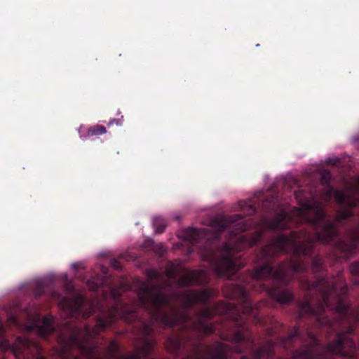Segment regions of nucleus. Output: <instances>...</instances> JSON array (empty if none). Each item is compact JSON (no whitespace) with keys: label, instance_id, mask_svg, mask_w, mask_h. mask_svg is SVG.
Returning a JSON list of instances; mask_svg holds the SVG:
<instances>
[{"label":"nucleus","instance_id":"obj_17","mask_svg":"<svg viewBox=\"0 0 359 359\" xmlns=\"http://www.w3.org/2000/svg\"><path fill=\"white\" fill-rule=\"evenodd\" d=\"M100 284V279L93 278L87 282V285L90 290H96Z\"/></svg>","mask_w":359,"mask_h":359},{"label":"nucleus","instance_id":"obj_36","mask_svg":"<svg viewBox=\"0 0 359 359\" xmlns=\"http://www.w3.org/2000/svg\"><path fill=\"white\" fill-rule=\"evenodd\" d=\"M103 273H105V269H102Z\"/></svg>","mask_w":359,"mask_h":359},{"label":"nucleus","instance_id":"obj_23","mask_svg":"<svg viewBox=\"0 0 359 359\" xmlns=\"http://www.w3.org/2000/svg\"><path fill=\"white\" fill-rule=\"evenodd\" d=\"M111 296L112 297V298L114 299V300L115 302H116V301H117V299H118V296H119V294H118L117 292H116L114 290H111Z\"/></svg>","mask_w":359,"mask_h":359},{"label":"nucleus","instance_id":"obj_13","mask_svg":"<svg viewBox=\"0 0 359 359\" xmlns=\"http://www.w3.org/2000/svg\"><path fill=\"white\" fill-rule=\"evenodd\" d=\"M234 210L237 211H243L248 215L255 212V208L250 202L241 200L234 206Z\"/></svg>","mask_w":359,"mask_h":359},{"label":"nucleus","instance_id":"obj_19","mask_svg":"<svg viewBox=\"0 0 359 359\" xmlns=\"http://www.w3.org/2000/svg\"><path fill=\"white\" fill-rule=\"evenodd\" d=\"M350 271L354 276H359V262H354L350 266ZM355 283L358 284L359 280Z\"/></svg>","mask_w":359,"mask_h":359},{"label":"nucleus","instance_id":"obj_25","mask_svg":"<svg viewBox=\"0 0 359 359\" xmlns=\"http://www.w3.org/2000/svg\"><path fill=\"white\" fill-rule=\"evenodd\" d=\"M82 266H81V264H79V263H74L71 265V268L72 269H79V268H81Z\"/></svg>","mask_w":359,"mask_h":359},{"label":"nucleus","instance_id":"obj_29","mask_svg":"<svg viewBox=\"0 0 359 359\" xmlns=\"http://www.w3.org/2000/svg\"><path fill=\"white\" fill-rule=\"evenodd\" d=\"M159 248H160V253L161 254H163L165 251V249L164 248L163 245L162 244H159Z\"/></svg>","mask_w":359,"mask_h":359},{"label":"nucleus","instance_id":"obj_6","mask_svg":"<svg viewBox=\"0 0 359 359\" xmlns=\"http://www.w3.org/2000/svg\"><path fill=\"white\" fill-rule=\"evenodd\" d=\"M26 321L23 323L12 318L13 323L27 331L34 330L41 337H46L54 330L53 319L51 316L41 317L39 309L32 308L25 311Z\"/></svg>","mask_w":359,"mask_h":359},{"label":"nucleus","instance_id":"obj_16","mask_svg":"<svg viewBox=\"0 0 359 359\" xmlns=\"http://www.w3.org/2000/svg\"><path fill=\"white\" fill-rule=\"evenodd\" d=\"M153 225L158 233H161L165 227V221L161 217H156L153 219Z\"/></svg>","mask_w":359,"mask_h":359},{"label":"nucleus","instance_id":"obj_18","mask_svg":"<svg viewBox=\"0 0 359 359\" xmlns=\"http://www.w3.org/2000/svg\"><path fill=\"white\" fill-rule=\"evenodd\" d=\"M320 177H321V183L323 184H326L328 183L330 178V173L329 171L327 170H322L320 172Z\"/></svg>","mask_w":359,"mask_h":359},{"label":"nucleus","instance_id":"obj_37","mask_svg":"<svg viewBox=\"0 0 359 359\" xmlns=\"http://www.w3.org/2000/svg\"><path fill=\"white\" fill-rule=\"evenodd\" d=\"M243 359H248V358H243Z\"/></svg>","mask_w":359,"mask_h":359},{"label":"nucleus","instance_id":"obj_35","mask_svg":"<svg viewBox=\"0 0 359 359\" xmlns=\"http://www.w3.org/2000/svg\"><path fill=\"white\" fill-rule=\"evenodd\" d=\"M39 359H46V358L43 357H40Z\"/></svg>","mask_w":359,"mask_h":359},{"label":"nucleus","instance_id":"obj_22","mask_svg":"<svg viewBox=\"0 0 359 359\" xmlns=\"http://www.w3.org/2000/svg\"><path fill=\"white\" fill-rule=\"evenodd\" d=\"M60 359H78L76 357L70 355L69 353L62 351L60 355Z\"/></svg>","mask_w":359,"mask_h":359},{"label":"nucleus","instance_id":"obj_5","mask_svg":"<svg viewBox=\"0 0 359 359\" xmlns=\"http://www.w3.org/2000/svg\"><path fill=\"white\" fill-rule=\"evenodd\" d=\"M306 270V265L301 262H288L279 265L274 270L269 262L263 266L257 268L252 278L257 280L269 278L282 283H287L290 280V273H299Z\"/></svg>","mask_w":359,"mask_h":359},{"label":"nucleus","instance_id":"obj_28","mask_svg":"<svg viewBox=\"0 0 359 359\" xmlns=\"http://www.w3.org/2000/svg\"><path fill=\"white\" fill-rule=\"evenodd\" d=\"M114 123H116L117 125H120L121 122H120L119 120L113 119V120L110 121L109 123V125H112Z\"/></svg>","mask_w":359,"mask_h":359},{"label":"nucleus","instance_id":"obj_26","mask_svg":"<svg viewBox=\"0 0 359 359\" xmlns=\"http://www.w3.org/2000/svg\"><path fill=\"white\" fill-rule=\"evenodd\" d=\"M236 339L237 341H241L243 340H244V336L242 334H238L236 337Z\"/></svg>","mask_w":359,"mask_h":359},{"label":"nucleus","instance_id":"obj_24","mask_svg":"<svg viewBox=\"0 0 359 359\" xmlns=\"http://www.w3.org/2000/svg\"><path fill=\"white\" fill-rule=\"evenodd\" d=\"M240 290H241V295L243 297V299H245L247 288L242 287L240 288Z\"/></svg>","mask_w":359,"mask_h":359},{"label":"nucleus","instance_id":"obj_2","mask_svg":"<svg viewBox=\"0 0 359 359\" xmlns=\"http://www.w3.org/2000/svg\"><path fill=\"white\" fill-rule=\"evenodd\" d=\"M57 278L65 282V296L54 291L51 292L50 297L69 316L87 318L95 313V310H98L100 313L97 316V324L95 327H106L118 318L128 320V314L133 312L118 304L115 306L109 307L106 303L97 300L93 303H87L82 294L69 282L67 273H62Z\"/></svg>","mask_w":359,"mask_h":359},{"label":"nucleus","instance_id":"obj_15","mask_svg":"<svg viewBox=\"0 0 359 359\" xmlns=\"http://www.w3.org/2000/svg\"><path fill=\"white\" fill-rule=\"evenodd\" d=\"M167 348L172 353L178 351L180 348V341L178 338H169L167 341Z\"/></svg>","mask_w":359,"mask_h":359},{"label":"nucleus","instance_id":"obj_21","mask_svg":"<svg viewBox=\"0 0 359 359\" xmlns=\"http://www.w3.org/2000/svg\"><path fill=\"white\" fill-rule=\"evenodd\" d=\"M302 359H315L314 356L313 355L312 351L309 349L305 353H303L302 355L301 356Z\"/></svg>","mask_w":359,"mask_h":359},{"label":"nucleus","instance_id":"obj_12","mask_svg":"<svg viewBox=\"0 0 359 359\" xmlns=\"http://www.w3.org/2000/svg\"><path fill=\"white\" fill-rule=\"evenodd\" d=\"M78 132L80 135V137L85 139L88 137L104 134L107 131L106 128L102 126H95L88 129L86 128V127L81 126L78 129Z\"/></svg>","mask_w":359,"mask_h":359},{"label":"nucleus","instance_id":"obj_3","mask_svg":"<svg viewBox=\"0 0 359 359\" xmlns=\"http://www.w3.org/2000/svg\"><path fill=\"white\" fill-rule=\"evenodd\" d=\"M168 290L165 287L151 289L149 283L142 282L137 292L140 304L151 311L155 321L163 325L172 327L181 323L183 327H195L205 334L213 332V326L208 319L218 311H213L208 307L194 320L184 313H167L161 307L170 303V297L166 294Z\"/></svg>","mask_w":359,"mask_h":359},{"label":"nucleus","instance_id":"obj_14","mask_svg":"<svg viewBox=\"0 0 359 359\" xmlns=\"http://www.w3.org/2000/svg\"><path fill=\"white\" fill-rule=\"evenodd\" d=\"M271 295L280 303H287L292 299V294L288 290L273 291Z\"/></svg>","mask_w":359,"mask_h":359},{"label":"nucleus","instance_id":"obj_27","mask_svg":"<svg viewBox=\"0 0 359 359\" xmlns=\"http://www.w3.org/2000/svg\"><path fill=\"white\" fill-rule=\"evenodd\" d=\"M111 264H112L113 267H114V268L118 269L120 267V264L117 261H115V260L111 262Z\"/></svg>","mask_w":359,"mask_h":359},{"label":"nucleus","instance_id":"obj_33","mask_svg":"<svg viewBox=\"0 0 359 359\" xmlns=\"http://www.w3.org/2000/svg\"><path fill=\"white\" fill-rule=\"evenodd\" d=\"M72 343H76V339H72Z\"/></svg>","mask_w":359,"mask_h":359},{"label":"nucleus","instance_id":"obj_1","mask_svg":"<svg viewBox=\"0 0 359 359\" xmlns=\"http://www.w3.org/2000/svg\"><path fill=\"white\" fill-rule=\"evenodd\" d=\"M299 188L294 191L299 208H294L290 213L281 209L273 219H263L257 225L255 234H241L249 224L240 215L214 219L207 229H184L180 237L193 245L204 243L202 257L208 261L212 269L220 276L231 278L241 267V262L236 253L248 248L261 238L266 229H282L293 224L306 222L315 229L313 235L307 233H292L289 236L280 235L262 249L260 259L267 261L276 252H291L295 255H307L314 241L330 242V219L325 215L323 205L330 200V187L324 188L320 201L316 198H309ZM194 248L189 251H194Z\"/></svg>","mask_w":359,"mask_h":359},{"label":"nucleus","instance_id":"obj_8","mask_svg":"<svg viewBox=\"0 0 359 359\" xmlns=\"http://www.w3.org/2000/svg\"><path fill=\"white\" fill-rule=\"evenodd\" d=\"M354 348L355 344L347 334H339L336 341L328 344L327 352L331 354L349 356Z\"/></svg>","mask_w":359,"mask_h":359},{"label":"nucleus","instance_id":"obj_34","mask_svg":"<svg viewBox=\"0 0 359 359\" xmlns=\"http://www.w3.org/2000/svg\"><path fill=\"white\" fill-rule=\"evenodd\" d=\"M351 247L355 248V243H353V244L351 245Z\"/></svg>","mask_w":359,"mask_h":359},{"label":"nucleus","instance_id":"obj_11","mask_svg":"<svg viewBox=\"0 0 359 359\" xmlns=\"http://www.w3.org/2000/svg\"><path fill=\"white\" fill-rule=\"evenodd\" d=\"M207 282V271L200 269L197 271L189 272L180 277L178 285L184 287L191 284H205Z\"/></svg>","mask_w":359,"mask_h":359},{"label":"nucleus","instance_id":"obj_7","mask_svg":"<svg viewBox=\"0 0 359 359\" xmlns=\"http://www.w3.org/2000/svg\"><path fill=\"white\" fill-rule=\"evenodd\" d=\"M0 347L3 351L11 348L17 359H29V355H33L34 351L38 350L37 345L34 342L23 337H18L15 343L12 346L7 340L3 339Z\"/></svg>","mask_w":359,"mask_h":359},{"label":"nucleus","instance_id":"obj_20","mask_svg":"<svg viewBox=\"0 0 359 359\" xmlns=\"http://www.w3.org/2000/svg\"><path fill=\"white\" fill-rule=\"evenodd\" d=\"M321 264H322V261H321L320 258H319V257L314 258L313 260V266H312L313 270L314 271H317L320 269Z\"/></svg>","mask_w":359,"mask_h":359},{"label":"nucleus","instance_id":"obj_31","mask_svg":"<svg viewBox=\"0 0 359 359\" xmlns=\"http://www.w3.org/2000/svg\"><path fill=\"white\" fill-rule=\"evenodd\" d=\"M48 278H49L50 281H52L53 279H55V276H50L48 277Z\"/></svg>","mask_w":359,"mask_h":359},{"label":"nucleus","instance_id":"obj_32","mask_svg":"<svg viewBox=\"0 0 359 359\" xmlns=\"http://www.w3.org/2000/svg\"><path fill=\"white\" fill-rule=\"evenodd\" d=\"M248 306H250L251 307V303L250 302H246Z\"/></svg>","mask_w":359,"mask_h":359},{"label":"nucleus","instance_id":"obj_4","mask_svg":"<svg viewBox=\"0 0 359 359\" xmlns=\"http://www.w3.org/2000/svg\"><path fill=\"white\" fill-rule=\"evenodd\" d=\"M319 285H325L322 290L323 303L322 308L334 310L342 320L349 323L359 320V312L353 311L344 302L342 296L346 293V287L342 279L337 281L320 280Z\"/></svg>","mask_w":359,"mask_h":359},{"label":"nucleus","instance_id":"obj_9","mask_svg":"<svg viewBox=\"0 0 359 359\" xmlns=\"http://www.w3.org/2000/svg\"><path fill=\"white\" fill-rule=\"evenodd\" d=\"M210 297V292L204 290L200 292L187 291L178 298L185 307H189L196 304H205Z\"/></svg>","mask_w":359,"mask_h":359},{"label":"nucleus","instance_id":"obj_10","mask_svg":"<svg viewBox=\"0 0 359 359\" xmlns=\"http://www.w3.org/2000/svg\"><path fill=\"white\" fill-rule=\"evenodd\" d=\"M154 346V342L153 340L147 339L136 354L124 355L120 354L116 355L118 347L116 344L111 343L110 346V352L115 355L114 357H116V359H141L142 357H146Z\"/></svg>","mask_w":359,"mask_h":359},{"label":"nucleus","instance_id":"obj_30","mask_svg":"<svg viewBox=\"0 0 359 359\" xmlns=\"http://www.w3.org/2000/svg\"><path fill=\"white\" fill-rule=\"evenodd\" d=\"M257 358H259L261 357H262V353H255V355Z\"/></svg>","mask_w":359,"mask_h":359}]
</instances>
